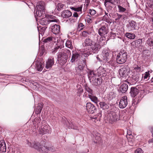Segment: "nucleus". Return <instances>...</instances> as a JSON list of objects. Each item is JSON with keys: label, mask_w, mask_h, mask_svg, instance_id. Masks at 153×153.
Listing matches in <instances>:
<instances>
[{"label": "nucleus", "mask_w": 153, "mask_h": 153, "mask_svg": "<svg viewBox=\"0 0 153 153\" xmlns=\"http://www.w3.org/2000/svg\"><path fill=\"white\" fill-rule=\"evenodd\" d=\"M90 14L92 16H94L96 14V11L93 9H90L89 10Z\"/></svg>", "instance_id": "8fccbe9b"}, {"label": "nucleus", "mask_w": 153, "mask_h": 153, "mask_svg": "<svg viewBox=\"0 0 153 153\" xmlns=\"http://www.w3.org/2000/svg\"><path fill=\"white\" fill-rule=\"evenodd\" d=\"M6 143L3 140H0V151L1 152H4L6 151Z\"/></svg>", "instance_id": "412c9836"}, {"label": "nucleus", "mask_w": 153, "mask_h": 153, "mask_svg": "<svg viewBox=\"0 0 153 153\" xmlns=\"http://www.w3.org/2000/svg\"><path fill=\"white\" fill-rule=\"evenodd\" d=\"M87 34V33L85 31H83L82 33L83 35H86Z\"/></svg>", "instance_id": "69168bd1"}, {"label": "nucleus", "mask_w": 153, "mask_h": 153, "mask_svg": "<svg viewBox=\"0 0 153 153\" xmlns=\"http://www.w3.org/2000/svg\"><path fill=\"white\" fill-rule=\"evenodd\" d=\"M72 15V13L68 10H65L63 11L62 13V16L64 18H68Z\"/></svg>", "instance_id": "393cba45"}, {"label": "nucleus", "mask_w": 153, "mask_h": 153, "mask_svg": "<svg viewBox=\"0 0 153 153\" xmlns=\"http://www.w3.org/2000/svg\"><path fill=\"white\" fill-rule=\"evenodd\" d=\"M94 17L91 16L89 15H87L86 18V21L89 23H91L93 21L94 19Z\"/></svg>", "instance_id": "e433bc0d"}, {"label": "nucleus", "mask_w": 153, "mask_h": 153, "mask_svg": "<svg viewBox=\"0 0 153 153\" xmlns=\"http://www.w3.org/2000/svg\"><path fill=\"white\" fill-rule=\"evenodd\" d=\"M52 37H49L48 38L45 39L44 40V42H48L52 40Z\"/></svg>", "instance_id": "3c124183"}, {"label": "nucleus", "mask_w": 153, "mask_h": 153, "mask_svg": "<svg viewBox=\"0 0 153 153\" xmlns=\"http://www.w3.org/2000/svg\"><path fill=\"white\" fill-rule=\"evenodd\" d=\"M37 10L35 16L36 18H40L41 17H44L45 14V3L43 1L39 2V4L36 6Z\"/></svg>", "instance_id": "39448f33"}, {"label": "nucleus", "mask_w": 153, "mask_h": 153, "mask_svg": "<svg viewBox=\"0 0 153 153\" xmlns=\"http://www.w3.org/2000/svg\"><path fill=\"white\" fill-rule=\"evenodd\" d=\"M125 35L127 38L131 39H134L136 36L134 34L130 33H126Z\"/></svg>", "instance_id": "4c0bfd02"}, {"label": "nucleus", "mask_w": 153, "mask_h": 153, "mask_svg": "<svg viewBox=\"0 0 153 153\" xmlns=\"http://www.w3.org/2000/svg\"><path fill=\"white\" fill-rule=\"evenodd\" d=\"M114 2V0H104V3L105 6L106 7L111 4H113Z\"/></svg>", "instance_id": "58836bf2"}, {"label": "nucleus", "mask_w": 153, "mask_h": 153, "mask_svg": "<svg viewBox=\"0 0 153 153\" xmlns=\"http://www.w3.org/2000/svg\"><path fill=\"white\" fill-rule=\"evenodd\" d=\"M97 42L98 44L100 45L101 47V46L104 45L106 44V41L104 36H101L100 39L98 40Z\"/></svg>", "instance_id": "5701e85b"}, {"label": "nucleus", "mask_w": 153, "mask_h": 153, "mask_svg": "<svg viewBox=\"0 0 153 153\" xmlns=\"http://www.w3.org/2000/svg\"><path fill=\"white\" fill-rule=\"evenodd\" d=\"M143 151L142 149L140 148H138L135 151L134 153H143Z\"/></svg>", "instance_id": "5fc2aeb1"}, {"label": "nucleus", "mask_w": 153, "mask_h": 153, "mask_svg": "<svg viewBox=\"0 0 153 153\" xmlns=\"http://www.w3.org/2000/svg\"><path fill=\"white\" fill-rule=\"evenodd\" d=\"M77 88L78 87V92L80 94L82 93L83 91V89L81 88V86L80 85L77 86Z\"/></svg>", "instance_id": "864d4df0"}, {"label": "nucleus", "mask_w": 153, "mask_h": 153, "mask_svg": "<svg viewBox=\"0 0 153 153\" xmlns=\"http://www.w3.org/2000/svg\"><path fill=\"white\" fill-rule=\"evenodd\" d=\"M71 56V52L70 50L67 49H62L58 55V58H60L59 60L60 64L63 65L66 62L68 56Z\"/></svg>", "instance_id": "f03ea898"}, {"label": "nucleus", "mask_w": 153, "mask_h": 153, "mask_svg": "<svg viewBox=\"0 0 153 153\" xmlns=\"http://www.w3.org/2000/svg\"><path fill=\"white\" fill-rule=\"evenodd\" d=\"M150 74L149 71L146 72L142 76L141 80H148L149 79Z\"/></svg>", "instance_id": "f704fd0d"}, {"label": "nucleus", "mask_w": 153, "mask_h": 153, "mask_svg": "<svg viewBox=\"0 0 153 153\" xmlns=\"http://www.w3.org/2000/svg\"><path fill=\"white\" fill-rule=\"evenodd\" d=\"M66 46L71 49H72L73 48V46H72L71 42L70 41L68 40L66 41L65 43Z\"/></svg>", "instance_id": "37998d69"}, {"label": "nucleus", "mask_w": 153, "mask_h": 153, "mask_svg": "<svg viewBox=\"0 0 153 153\" xmlns=\"http://www.w3.org/2000/svg\"><path fill=\"white\" fill-rule=\"evenodd\" d=\"M33 64H35V69L38 71H40L42 70L44 65L41 62L37 60L34 61Z\"/></svg>", "instance_id": "ddd939ff"}, {"label": "nucleus", "mask_w": 153, "mask_h": 153, "mask_svg": "<svg viewBox=\"0 0 153 153\" xmlns=\"http://www.w3.org/2000/svg\"><path fill=\"white\" fill-rule=\"evenodd\" d=\"M108 28L105 26H102L99 30L98 33L101 36H104L108 33Z\"/></svg>", "instance_id": "a211bd4d"}, {"label": "nucleus", "mask_w": 153, "mask_h": 153, "mask_svg": "<svg viewBox=\"0 0 153 153\" xmlns=\"http://www.w3.org/2000/svg\"><path fill=\"white\" fill-rule=\"evenodd\" d=\"M80 58V55L76 51H73L71 62L73 63L75 61H76Z\"/></svg>", "instance_id": "dca6fc26"}, {"label": "nucleus", "mask_w": 153, "mask_h": 153, "mask_svg": "<svg viewBox=\"0 0 153 153\" xmlns=\"http://www.w3.org/2000/svg\"><path fill=\"white\" fill-rule=\"evenodd\" d=\"M97 71L100 75L104 76L106 75L105 69L102 67H100L98 68Z\"/></svg>", "instance_id": "7c9ffc66"}, {"label": "nucleus", "mask_w": 153, "mask_h": 153, "mask_svg": "<svg viewBox=\"0 0 153 153\" xmlns=\"http://www.w3.org/2000/svg\"><path fill=\"white\" fill-rule=\"evenodd\" d=\"M128 104L127 97L126 96L122 97L120 99L119 104V107L120 108H125Z\"/></svg>", "instance_id": "9b49d317"}, {"label": "nucleus", "mask_w": 153, "mask_h": 153, "mask_svg": "<svg viewBox=\"0 0 153 153\" xmlns=\"http://www.w3.org/2000/svg\"><path fill=\"white\" fill-rule=\"evenodd\" d=\"M119 10V11L120 12H125L126 11V9L121 6L118 5L117 6Z\"/></svg>", "instance_id": "c03bdc74"}, {"label": "nucleus", "mask_w": 153, "mask_h": 153, "mask_svg": "<svg viewBox=\"0 0 153 153\" xmlns=\"http://www.w3.org/2000/svg\"><path fill=\"white\" fill-rule=\"evenodd\" d=\"M106 118L110 123L112 124L119 120V116L117 113L111 112L107 115Z\"/></svg>", "instance_id": "0eeeda50"}, {"label": "nucleus", "mask_w": 153, "mask_h": 153, "mask_svg": "<svg viewBox=\"0 0 153 153\" xmlns=\"http://www.w3.org/2000/svg\"><path fill=\"white\" fill-rule=\"evenodd\" d=\"M135 22L134 21H131L129 24L127 25V28L129 31L134 30L135 29Z\"/></svg>", "instance_id": "a878e982"}, {"label": "nucleus", "mask_w": 153, "mask_h": 153, "mask_svg": "<svg viewBox=\"0 0 153 153\" xmlns=\"http://www.w3.org/2000/svg\"><path fill=\"white\" fill-rule=\"evenodd\" d=\"M153 142V138L150 139L149 141V143H151Z\"/></svg>", "instance_id": "0e129e2a"}, {"label": "nucleus", "mask_w": 153, "mask_h": 153, "mask_svg": "<svg viewBox=\"0 0 153 153\" xmlns=\"http://www.w3.org/2000/svg\"><path fill=\"white\" fill-rule=\"evenodd\" d=\"M88 97L92 101L95 103L97 104L99 101L98 98L96 96H94L93 94H88Z\"/></svg>", "instance_id": "cd10ccee"}, {"label": "nucleus", "mask_w": 153, "mask_h": 153, "mask_svg": "<svg viewBox=\"0 0 153 153\" xmlns=\"http://www.w3.org/2000/svg\"><path fill=\"white\" fill-rule=\"evenodd\" d=\"M54 63V58L52 57H49L46 62L45 68L47 69L51 68Z\"/></svg>", "instance_id": "f3484780"}, {"label": "nucleus", "mask_w": 153, "mask_h": 153, "mask_svg": "<svg viewBox=\"0 0 153 153\" xmlns=\"http://www.w3.org/2000/svg\"><path fill=\"white\" fill-rule=\"evenodd\" d=\"M101 108L103 110L108 109L109 108V105L108 104L103 102H100L99 103Z\"/></svg>", "instance_id": "2f4dec72"}, {"label": "nucleus", "mask_w": 153, "mask_h": 153, "mask_svg": "<svg viewBox=\"0 0 153 153\" xmlns=\"http://www.w3.org/2000/svg\"><path fill=\"white\" fill-rule=\"evenodd\" d=\"M33 84H34V86H35L36 87V88H35V89H37V88L39 86V85L36 82H34V83Z\"/></svg>", "instance_id": "052dcab7"}, {"label": "nucleus", "mask_w": 153, "mask_h": 153, "mask_svg": "<svg viewBox=\"0 0 153 153\" xmlns=\"http://www.w3.org/2000/svg\"><path fill=\"white\" fill-rule=\"evenodd\" d=\"M139 90L136 88L132 87L131 88L130 93L132 97H134L138 94Z\"/></svg>", "instance_id": "b1692460"}, {"label": "nucleus", "mask_w": 153, "mask_h": 153, "mask_svg": "<svg viewBox=\"0 0 153 153\" xmlns=\"http://www.w3.org/2000/svg\"><path fill=\"white\" fill-rule=\"evenodd\" d=\"M136 45L138 47L142 43V39H139L135 41Z\"/></svg>", "instance_id": "09e8293b"}, {"label": "nucleus", "mask_w": 153, "mask_h": 153, "mask_svg": "<svg viewBox=\"0 0 153 153\" xmlns=\"http://www.w3.org/2000/svg\"><path fill=\"white\" fill-rule=\"evenodd\" d=\"M92 135V137L94 143H97L100 141L101 137L100 134L95 131L93 133Z\"/></svg>", "instance_id": "f8f14e48"}, {"label": "nucleus", "mask_w": 153, "mask_h": 153, "mask_svg": "<svg viewBox=\"0 0 153 153\" xmlns=\"http://www.w3.org/2000/svg\"><path fill=\"white\" fill-rule=\"evenodd\" d=\"M27 144L28 146L31 148H34L40 152H47L48 151L53 152L55 150L54 149L51 147L49 148L47 147V146H41L38 142H34L31 143L28 141H27Z\"/></svg>", "instance_id": "f257e3e1"}, {"label": "nucleus", "mask_w": 153, "mask_h": 153, "mask_svg": "<svg viewBox=\"0 0 153 153\" xmlns=\"http://www.w3.org/2000/svg\"><path fill=\"white\" fill-rule=\"evenodd\" d=\"M128 87V85L127 84L125 83L123 84L122 85L120 88V91L122 93H124L127 90Z\"/></svg>", "instance_id": "c85d7f7f"}, {"label": "nucleus", "mask_w": 153, "mask_h": 153, "mask_svg": "<svg viewBox=\"0 0 153 153\" xmlns=\"http://www.w3.org/2000/svg\"><path fill=\"white\" fill-rule=\"evenodd\" d=\"M85 61L82 60L78 63V66L75 68L76 74H80L81 72L84 70L85 65Z\"/></svg>", "instance_id": "9d476101"}, {"label": "nucleus", "mask_w": 153, "mask_h": 153, "mask_svg": "<svg viewBox=\"0 0 153 153\" xmlns=\"http://www.w3.org/2000/svg\"><path fill=\"white\" fill-rule=\"evenodd\" d=\"M79 27H82L84 26V25L82 24V23H80L79 25Z\"/></svg>", "instance_id": "338daca9"}, {"label": "nucleus", "mask_w": 153, "mask_h": 153, "mask_svg": "<svg viewBox=\"0 0 153 153\" xmlns=\"http://www.w3.org/2000/svg\"><path fill=\"white\" fill-rule=\"evenodd\" d=\"M108 63L114 67H115L116 66L117 64V62L115 61L114 60H111L110 61H108Z\"/></svg>", "instance_id": "a18cd8bd"}, {"label": "nucleus", "mask_w": 153, "mask_h": 153, "mask_svg": "<svg viewBox=\"0 0 153 153\" xmlns=\"http://www.w3.org/2000/svg\"><path fill=\"white\" fill-rule=\"evenodd\" d=\"M77 18H73L72 17L70 18L69 20L71 23H74L76 21Z\"/></svg>", "instance_id": "603ef678"}, {"label": "nucleus", "mask_w": 153, "mask_h": 153, "mask_svg": "<svg viewBox=\"0 0 153 153\" xmlns=\"http://www.w3.org/2000/svg\"><path fill=\"white\" fill-rule=\"evenodd\" d=\"M44 17L42 18H36L37 21V20H39L40 24L42 25H47L50 22H57L58 21V19L53 16L49 15L47 16L45 15Z\"/></svg>", "instance_id": "7ed1b4c3"}, {"label": "nucleus", "mask_w": 153, "mask_h": 153, "mask_svg": "<svg viewBox=\"0 0 153 153\" xmlns=\"http://www.w3.org/2000/svg\"><path fill=\"white\" fill-rule=\"evenodd\" d=\"M87 91L89 93L88 94H92V90L89 88H86Z\"/></svg>", "instance_id": "4d7b16f0"}, {"label": "nucleus", "mask_w": 153, "mask_h": 153, "mask_svg": "<svg viewBox=\"0 0 153 153\" xmlns=\"http://www.w3.org/2000/svg\"><path fill=\"white\" fill-rule=\"evenodd\" d=\"M48 126L47 125H43L39 128V134L40 135L45 134L48 132Z\"/></svg>", "instance_id": "6ab92c4d"}, {"label": "nucleus", "mask_w": 153, "mask_h": 153, "mask_svg": "<svg viewBox=\"0 0 153 153\" xmlns=\"http://www.w3.org/2000/svg\"><path fill=\"white\" fill-rule=\"evenodd\" d=\"M65 124L69 128H72L75 130L78 129V128L77 126H75L72 123H70L68 121L65 122Z\"/></svg>", "instance_id": "c756f323"}, {"label": "nucleus", "mask_w": 153, "mask_h": 153, "mask_svg": "<svg viewBox=\"0 0 153 153\" xmlns=\"http://www.w3.org/2000/svg\"><path fill=\"white\" fill-rule=\"evenodd\" d=\"M64 5L61 3H59L56 7L57 9L58 10H61L63 7Z\"/></svg>", "instance_id": "49530a36"}, {"label": "nucleus", "mask_w": 153, "mask_h": 153, "mask_svg": "<svg viewBox=\"0 0 153 153\" xmlns=\"http://www.w3.org/2000/svg\"><path fill=\"white\" fill-rule=\"evenodd\" d=\"M101 47L97 42H94L91 46V49L94 53H96L99 51Z\"/></svg>", "instance_id": "aec40b11"}, {"label": "nucleus", "mask_w": 153, "mask_h": 153, "mask_svg": "<svg viewBox=\"0 0 153 153\" xmlns=\"http://www.w3.org/2000/svg\"><path fill=\"white\" fill-rule=\"evenodd\" d=\"M78 16V14L76 12H74L73 14V17L75 18H77Z\"/></svg>", "instance_id": "13d9d810"}, {"label": "nucleus", "mask_w": 153, "mask_h": 153, "mask_svg": "<svg viewBox=\"0 0 153 153\" xmlns=\"http://www.w3.org/2000/svg\"><path fill=\"white\" fill-rule=\"evenodd\" d=\"M131 46L132 48H137V46L136 45L135 41H133L131 43Z\"/></svg>", "instance_id": "6e6d98bb"}, {"label": "nucleus", "mask_w": 153, "mask_h": 153, "mask_svg": "<svg viewBox=\"0 0 153 153\" xmlns=\"http://www.w3.org/2000/svg\"><path fill=\"white\" fill-rule=\"evenodd\" d=\"M133 70L134 72H139L141 71V68L137 65H134L133 66Z\"/></svg>", "instance_id": "ea45409f"}, {"label": "nucleus", "mask_w": 153, "mask_h": 153, "mask_svg": "<svg viewBox=\"0 0 153 153\" xmlns=\"http://www.w3.org/2000/svg\"><path fill=\"white\" fill-rule=\"evenodd\" d=\"M52 31L55 34H57L60 32V26L59 25H55L52 27Z\"/></svg>", "instance_id": "4be33fe9"}, {"label": "nucleus", "mask_w": 153, "mask_h": 153, "mask_svg": "<svg viewBox=\"0 0 153 153\" xmlns=\"http://www.w3.org/2000/svg\"><path fill=\"white\" fill-rule=\"evenodd\" d=\"M71 9L75 11H76L78 12H81L82 11V6H81L80 7H71Z\"/></svg>", "instance_id": "79ce46f5"}, {"label": "nucleus", "mask_w": 153, "mask_h": 153, "mask_svg": "<svg viewBox=\"0 0 153 153\" xmlns=\"http://www.w3.org/2000/svg\"><path fill=\"white\" fill-rule=\"evenodd\" d=\"M88 76L90 82H92L94 85L97 86L101 84L102 79L101 78H97V76L94 74L93 71H90L88 73Z\"/></svg>", "instance_id": "20e7f679"}, {"label": "nucleus", "mask_w": 153, "mask_h": 153, "mask_svg": "<svg viewBox=\"0 0 153 153\" xmlns=\"http://www.w3.org/2000/svg\"><path fill=\"white\" fill-rule=\"evenodd\" d=\"M86 108L87 111L89 113L92 114L96 110L94 105L91 102H88L86 105Z\"/></svg>", "instance_id": "2eb2a0df"}, {"label": "nucleus", "mask_w": 153, "mask_h": 153, "mask_svg": "<svg viewBox=\"0 0 153 153\" xmlns=\"http://www.w3.org/2000/svg\"><path fill=\"white\" fill-rule=\"evenodd\" d=\"M84 56H88L89 55V53L88 52H84Z\"/></svg>", "instance_id": "e2e57ef3"}, {"label": "nucleus", "mask_w": 153, "mask_h": 153, "mask_svg": "<svg viewBox=\"0 0 153 153\" xmlns=\"http://www.w3.org/2000/svg\"><path fill=\"white\" fill-rule=\"evenodd\" d=\"M147 44L149 45H153V40L151 39H149L147 41Z\"/></svg>", "instance_id": "de8ad7c7"}, {"label": "nucleus", "mask_w": 153, "mask_h": 153, "mask_svg": "<svg viewBox=\"0 0 153 153\" xmlns=\"http://www.w3.org/2000/svg\"><path fill=\"white\" fill-rule=\"evenodd\" d=\"M127 53L124 51H120L117 55L116 61L118 63L122 64L126 62L127 58Z\"/></svg>", "instance_id": "423d86ee"}, {"label": "nucleus", "mask_w": 153, "mask_h": 153, "mask_svg": "<svg viewBox=\"0 0 153 153\" xmlns=\"http://www.w3.org/2000/svg\"><path fill=\"white\" fill-rule=\"evenodd\" d=\"M52 40L55 43L56 46L54 48V49L52 51L53 53H55L59 49H61L63 47V43L62 41H61L59 37H52Z\"/></svg>", "instance_id": "6e6552de"}, {"label": "nucleus", "mask_w": 153, "mask_h": 153, "mask_svg": "<svg viewBox=\"0 0 153 153\" xmlns=\"http://www.w3.org/2000/svg\"><path fill=\"white\" fill-rule=\"evenodd\" d=\"M150 129V130L151 132V131H153V127H151Z\"/></svg>", "instance_id": "774afa93"}, {"label": "nucleus", "mask_w": 153, "mask_h": 153, "mask_svg": "<svg viewBox=\"0 0 153 153\" xmlns=\"http://www.w3.org/2000/svg\"><path fill=\"white\" fill-rule=\"evenodd\" d=\"M41 120V118L40 117L35 118V119L33 124L34 125L35 128H38V127L41 125L40 122Z\"/></svg>", "instance_id": "bb28decb"}, {"label": "nucleus", "mask_w": 153, "mask_h": 153, "mask_svg": "<svg viewBox=\"0 0 153 153\" xmlns=\"http://www.w3.org/2000/svg\"><path fill=\"white\" fill-rule=\"evenodd\" d=\"M112 54L107 50H103L102 51V56L103 60L105 62H108L110 58L111 57Z\"/></svg>", "instance_id": "4468645a"}, {"label": "nucleus", "mask_w": 153, "mask_h": 153, "mask_svg": "<svg viewBox=\"0 0 153 153\" xmlns=\"http://www.w3.org/2000/svg\"><path fill=\"white\" fill-rule=\"evenodd\" d=\"M46 28V27H41L40 26V27H37L38 30L39 32V36L40 34H41L42 36L44 34Z\"/></svg>", "instance_id": "72a5a7b5"}, {"label": "nucleus", "mask_w": 153, "mask_h": 153, "mask_svg": "<svg viewBox=\"0 0 153 153\" xmlns=\"http://www.w3.org/2000/svg\"><path fill=\"white\" fill-rule=\"evenodd\" d=\"M101 113H102V111H100L99 112L98 114V117L99 118L100 117H101V116H102Z\"/></svg>", "instance_id": "680f3d73"}, {"label": "nucleus", "mask_w": 153, "mask_h": 153, "mask_svg": "<svg viewBox=\"0 0 153 153\" xmlns=\"http://www.w3.org/2000/svg\"><path fill=\"white\" fill-rule=\"evenodd\" d=\"M42 108V105L40 104V105H39L38 106H37L36 107V113L37 114H40Z\"/></svg>", "instance_id": "a19ab883"}, {"label": "nucleus", "mask_w": 153, "mask_h": 153, "mask_svg": "<svg viewBox=\"0 0 153 153\" xmlns=\"http://www.w3.org/2000/svg\"><path fill=\"white\" fill-rule=\"evenodd\" d=\"M93 43L94 42L89 38H86L84 42L85 45V46H91Z\"/></svg>", "instance_id": "473e14b6"}, {"label": "nucleus", "mask_w": 153, "mask_h": 153, "mask_svg": "<svg viewBox=\"0 0 153 153\" xmlns=\"http://www.w3.org/2000/svg\"><path fill=\"white\" fill-rule=\"evenodd\" d=\"M140 75L139 74H137L134 75H133V79L136 82H140L141 80L140 78Z\"/></svg>", "instance_id": "c9c22d12"}, {"label": "nucleus", "mask_w": 153, "mask_h": 153, "mask_svg": "<svg viewBox=\"0 0 153 153\" xmlns=\"http://www.w3.org/2000/svg\"><path fill=\"white\" fill-rule=\"evenodd\" d=\"M129 71V67L125 65L121 66L118 72L120 76L123 77L128 76Z\"/></svg>", "instance_id": "1a4fd4ad"}, {"label": "nucleus", "mask_w": 153, "mask_h": 153, "mask_svg": "<svg viewBox=\"0 0 153 153\" xmlns=\"http://www.w3.org/2000/svg\"><path fill=\"white\" fill-rule=\"evenodd\" d=\"M117 17L116 18V20H118L122 16V15L121 14H117Z\"/></svg>", "instance_id": "bf43d9fd"}]
</instances>
